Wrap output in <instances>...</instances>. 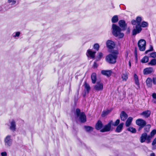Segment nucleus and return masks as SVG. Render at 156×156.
Listing matches in <instances>:
<instances>
[{
  "instance_id": "obj_8",
  "label": "nucleus",
  "mask_w": 156,
  "mask_h": 156,
  "mask_svg": "<svg viewBox=\"0 0 156 156\" xmlns=\"http://www.w3.org/2000/svg\"><path fill=\"white\" fill-rule=\"evenodd\" d=\"M103 83L100 82H97L96 84L94 86V88L96 90L100 91L103 89Z\"/></svg>"
},
{
  "instance_id": "obj_39",
  "label": "nucleus",
  "mask_w": 156,
  "mask_h": 156,
  "mask_svg": "<svg viewBox=\"0 0 156 156\" xmlns=\"http://www.w3.org/2000/svg\"><path fill=\"white\" fill-rule=\"evenodd\" d=\"M99 47H100L98 43H96V44H95L94 45V46H93L94 48V49H96L97 51H98L99 50Z\"/></svg>"
},
{
  "instance_id": "obj_54",
  "label": "nucleus",
  "mask_w": 156,
  "mask_h": 156,
  "mask_svg": "<svg viewBox=\"0 0 156 156\" xmlns=\"http://www.w3.org/2000/svg\"><path fill=\"white\" fill-rule=\"evenodd\" d=\"M129 67H130L131 66V62H130V61H129Z\"/></svg>"
},
{
  "instance_id": "obj_40",
  "label": "nucleus",
  "mask_w": 156,
  "mask_h": 156,
  "mask_svg": "<svg viewBox=\"0 0 156 156\" xmlns=\"http://www.w3.org/2000/svg\"><path fill=\"white\" fill-rule=\"evenodd\" d=\"M120 122V120L119 119H117L115 121V122L114 123H113L112 122V125L114 126H116L118 125L119 124Z\"/></svg>"
},
{
  "instance_id": "obj_43",
  "label": "nucleus",
  "mask_w": 156,
  "mask_h": 156,
  "mask_svg": "<svg viewBox=\"0 0 156 156\" xmlns=\"http://www.w3.org/2000/svg\"><path fill=\"white\" fill-rule=\"evenodd\" d=\"M151 57L154 58L156 57V52H154L151 53L150 54Z\"/></svg>"
},
{
  "instance_id": "obj_38",
  "label": "nucleus",
  "mask_w": 156,
  "mask_h": 156,
  "mask_svg": "<svg viewBox=\"0 0 156 156\" xmlns=\"http://www.w3.org/2000/svg\"><path fill=\"white\" fill-rule=\"evenodd\" d=\"M16 1L14 0H8V2L10 5H13L16 4Z\"/></svg>"
},
{
  "instance_id": "obj_44",
  "label": "nucleus",
  "mask_w": 156,
  "mask_h": 156,
  "mask_svg": "<svg viewBox=\"0 0 156 156\" xmlns=\"http://www.w3.org/2000/svg\"><path fill=\"white\" fill-rule=\"evenodd\" d=\"M153 46L152 45H150L149 50L146 51H145V53L146 54H147L150 51H153Z\"/></svg>"
},
{
  "instance_id": "obj_31",
  "label": "nucleus",
  "mask_w": 156,
  "mask_h": 156,
  "mask_svg": "<svg viewBox=\"0 0 156 156\" xmlns=\"http://www.w3.org/2000/svg\"><path fill=\"white\" fill-rule=\"evenodd\" d=\"M127 130L133 133H134L136 132V129L132 127H130L127 129Z\"/></svg>"
},
{
  "instance_id": "obj_12",
  "label": "nucleus",
  "mask_w": 156,
  "mask_h": 156,
  "mask_svg": "<svg viewBox=\"0 0 156 156\" xmlns=\"http://www.w3.org/2000/svg\"><path fill=\"white\" fill-rule=\"evenodd\" d=\"M134 79L135 81V83L136 85V88L137 89H139L140 88V83L139 81L138 77L136 74H135L134 75Z\"/></svg>"
},
{
  "instance_id": "obj_25",
  "label": "nucleus",
  "mask_w": 156,
  "mask_h": 156,
  "mask_svg": "<svg viewBox=\"0 0 156 156\" xmlns=\"http://www.w3.org/2000/svg\"><path fill=\"white\" fill-rule=\"evenodd\" d=\"M122 80L124 81H126L128 79V75L126 73H123L121 75Z\"/></svg>"
},
{
  "instance_id": "obj_55",
  "label": "nucleus",
  "mask_w": 156,
  "mask_h": 156,
  "mask_svg": "<svg viewBox=\"0 0 156 156\" xmlns=\"http://www.w3.org/2000/svg\"><path fill=\"white\" fill-rule=\"evenodd\" d=\"M154 103H156V101H154Z\"/></svg>"
},
{
  "instance_id": "obj_36",
  "label": "nucleus",
  "mask_w": 156,
  "mask_h": 156,
  "mask_svg": "<svg viewBox=\"0 0 156 156\" xmlns=\"http://www.w3.org/2000/svg\"><path fill=\"white\" fill-rule=\"evenodd\" d=\"M20 32H17L13 33L12 35V36L13 37L16 38L17 37H19L20 36Z\"/></svg>"
},
{
  "instance_id": "obj_53",
  "label": "nucleus",
  "mask_w": 156,
  "mask_h": 156,
  "mask_svg": "<svg viewBox=\"0 0 156 156\" xmlns=\"http://www.w3.org/2000/svg\"><path fill=\"white\" fill-rule=\"evenodd\" d=\"M150 156H155V154L154 153H151L150 155Z\"/></svg>"
},
{
  "instance_id": "obj_9",
  "label": "nucleus",
  "mask_w": 156,
  "mask_h": 156,
  "mask_svg": "<svg viewBox=\"0 0 156 156\" xmlns=\"http://www.w3.org/2000/svg\"><path fill=\"white\" fill-rule=\"evenodd\" d=\"M136 124L139 126L144 127L146 124V122L143 119H139L136 120Z\"/></svg>"
},
{
  "instance_id": "obj_29",
  "label": "nucleus",
  "mask_w": 156,
  "mask_h": 156,
  "mask_svg": "<svg viewBox=\"0 0 156 156\" xmlns=\"http://www.w3.org/2000/svg\"><path fill=\"white\" fill-rule=\"evenodd\" d=\"M149 57L147 56L144 57L141 60V62L143 63H146L148 62Z\"/></svg>"
},
{
  "instance_id": "obj_11",
  "label": "nucleus",
  "mask_w": 156,
  "mask_h": 156,
  "mask_svg": "<svg viewBox=\"0 0 156 156\" xmlns=\"http://www.w3.org/2000/svg\"><path fill=\"white\" fill-rule=\"evenodd\" d=\"M119 24L120 27L122 28L123 30H125L126 29L127 25L125 21L124 20H121L119 21Z\"/></svg>"
},
{
  "instance_id": "obj_23",
  "label": "nucleus",
  "mask_w": 156,
  "mask_h": 156,
  "mask_svg": "<svg viewBox=\"0 0 156 156\" xmlns=\"http://www.w3.org/2000/svg\"><path fill=\"white\" fill-rule=\"evenodd\" d=\"M91 79L93 83H95L96 81L97 75L96 73H92L91 75Z\"/></svg>"
},
{
  "instance_id": "obj_51",
  "label": "nucleus",
  "mask_w": 156,
  "mask_h": 156,
  "mask_svg": "<svg viewBox=\"0 0 156 156\" xmlns=\"http://www.w3.org/2000/svg\"><path fill=\"white\" fill-rule=\"evenodd\" d=\"M135 55L137 56V50L136 48H135Z\"/></svg>"
},
{
  "instance_id": "obj_52",
  "label": "nucleus",
  "mask_w": 156,
  "mask_h": 156,
  "mask_svg": "<svg viewBox=\"0 0 156 156\" xmlns=\"http://www.w3.org/2000/svg\"><path fill=\"white\" fill-rule=\"evenodd\" d=\"M144 127H143V126H140V127H139V129H138L139 130V131L140 130Z\"/></svg>"
},
{
  "instance_id": "obj_30",
  "label": "nucleus",
  "mask_w": 156,
  "mask_h": 156,
  "mask_svg": "<svg viewBox=\"0 0 156 156\" xmlns=\"http://www.w3.org/2000/svg\"><path fill=\"white\" fill-rule=\"evenodd\" d=\"M111 111V110H107L106 111H103L102 112L101 116L102 117H105Z\"/></svg>"
},
{
  "instance_id": "obj_19",
  "label": "nucleus",
  "mask_w": 156,
  "mask_h": 156,
  "mask_svg": "<svg viewBox=\"0 0 156 156\" xmlns=\"http://www.w3.org/2000/svg\"><path fill=\"white\" fill-rule=\"evenodd\" d=\"M123 125L124 123H121L119 125L117 126L115 129L116 132L117 133L120 132L122 129Z\"/></svg>"
},
{
  "instance_id": "obj_28",
  "label": "nucleus",
  "mask_w": 156,
  "mask_h": 156,
  "mask_svg": "<svg viewBox=\"0 0 156 156\" xmlns=\"http://www.w3.org/2000/svg\"><path fill=\"white\" fill-rule=\"evenodd\" d=\"M118 16L115 15L112 18V23H116L118 21Z\"/></svg>"
},
{
  "instance_id": "obj_6",
  "label": "nucleus",
  "mask_w": 156,
  "mask_h": 156,
  "mask_svg": "<svg viewBox=\"0 0 156 156\" xmlns=\"http://www.w3.org/2000/svg\"><path fill=\"white\" fill-rule=\"evenodd\" d=\"M138 45L140 51H145L146 45V41L144 39H140L138 42Z\"/></svg>"
},
{
  "instance_id": "obj_22",
  "label": "nucleus",
  "mask_w": 156,
  "mask_h": 156,
  "mask_svg": "<svg viewBox=\"0 0 156 156\" xmlns=\"http://www.w3.org/2000/svg\"><path fill=\"white\" fill-rule=\"evenodd\" d=\"M147 134L146 133H143L140 138V141L141 143H143L145 142L146 139Z\"/></svg>"
},
{
  "instance_id": "obj_33",
  "label": "nucleus",
  "mask_w": 156,
  "mask_h": 156,
  "mask_svg": "<svg viewBox=\"0 0 156 156\" xmlns=\"http://www.w3.org/2000/svg\"><path fill=\"white\" fill-rule=\"evenodd\" d=\"M151 127V125L149 124L147 125L144 128V131L145 132H148L150 131V129Z\"/></svg>"
},
{
  "instance_id": "obj_27",
  "label": "nucleus",
  "mask_w": 156,
  "mask_h": 156,
  "mask_svg": "<svg viewBox=\"0 0 156 156\" xmlns=\"http://www.w3.org/2000/svg\"><path fill=\"white\" fill-rule=\"evenodd\" d=\"M8 9V8L6 7L5 5L0 6V12H4L7 11Z\"/></svg>"
},
{
  "instance_id": "obj_14",
  "label": "nucleus",
  "mask_w": 156,
  "mask_h": 156,
  "mask_svg": "<svg viewBox=\"0 0 156 156\" xmlns=\"http://www.w3.org/2000/svg\"><path fill=\"white\" fill-rule=\"evenodd\" d=\"M154 72V70L152 67H148L145 69L143 72L144 74L147 75L150 74Z\"/></svg>"
},
{
  "instance_id": "obj_47",
  "label": "nucleus",
  "mask_w": 156,
  "mask_h": 156,
  "mask_svg": "<svg viewBox=\"0 0 156 156\" xmlns=\"http://www.w3.org/2000/svg\"><path fill=\"white\" fill-rule=\"evenodd\" d=\"M1 155L2 156H6L7 153L6 152H3L1 153Z\"/></svg>"
},
{
  "instance_id": "obj_21",
  "label": "nucleus",
  "mask_w": 156,
  "mask_h": 156,
  "mask_svg": "<svg viewBox=\"0 0 156 156\" xmlns=\"http://www.w3.org/2000/svg\"><path fill=\"white\" fill-rule=\"evenodd\" d=\"M103 126V124L101 121L99 120L96 124L95 128L98 130L101 129Z\"/></svg>"
},
{
  "instance_id": "obj_2",
  "label": "nucleus",
  "mask_w": 156,
  "mask_h": 156,
  "mask_svg": "<svg viewBox=\"0 0 156 156\" xmlns=\"http://www.w3.org/2000/svg\"><path fill=\"white\" fill-rule=\"evenodd\" d=\"M118 54V53L116 52L108 55L105 58L106 61L110 64H115L116 62Z\"/></svg>"
},
{
  "instance_id": "obj_49",
  "label": "nucleus",
  "mask_w": 156,
  "mask_h": 156,
  "mask_svg": "<svg viewBox=\"0 0 156 156\" xmlns=\"http://www.w3.org/2000/svg\"><path fill=\"white\" fill-rule=\"evenodd\" d=\"M152 97L153 98L156 99V93H154L152 94Z\"/></svg>"
},
{
  "instance_id": "obj_15",
  "label": "nucleus",
  "mask_w": 156,
  "mask_h": 156,
  "mask_svg": "<svg viewBox=\"0 0 156 156\" xmlns=\"http://www.w3.org/2000/svg\"><path fill=\"white\" fill-rule=\"evenodd\" d=\"M127 114L124 111H122L120 114V117L121 120L123 121H125L128 118Z\"/></svg>"
},
{
  "instance_id": "obj_41",
  "label": "nucleus",
  "mask_w": 156,
  "mask_h": 156,
  "mask_svg": "<svg viewBox=\"0 0 156 156\" xmlns=\"http://www.w3.org/2000/svg\"><path fill=\"white\" fill-rule=\"evenodd\" d=\"M156 133V130H153L151 133V137L154 136Z\"/></svg>"
},
{
  "instance_id": "obj_3",
  "label": "nucleus",
  "mask_w": 156,
  "mask_h": 156,
  "mask_svg": "<svg viewBox=\"0 0 156 156\" xmlns=\"http://www.w3.org/2000/svg\"><path fill=\"white\" fill-rule=\"evenodd\" d=\"M142 20V18L140 16H138L136 18L137 24L136 26V28L133 29L132 34L133 35H136V34L140 33L142 29L141 27V23Z\"/></svg>"
},
{
  "instance_id": "obj_35",
  "label": "nucleus",
  "mask_w": 156,
  "mask_h": 156,
  "mask_svg": "<svg viewBox=\"0 0 156 156\" xmlns=\"http://www.w3.org/2000/svg\"><path fill=\"white\" fill-rule=\"evenodd\" d=\"M103 54L101 52H99L98 56L96 57V60L97 61L100 60L101 58L103 57Z\"/></svg>"
},
{
  "instance_id": "obj_26",
  "label": "nucleus",
  "mask_w": 156,
  "mask_h": 156,
  "mask_svg": "<svg viewBox=\"0 0 156 156\" xmlns=\"http://www.w3.org/2000/svg\"><path fill=\"white\" fill-rule=\"evenodd\" d=\"M84 86L85 90H86L87 93H88L90 89V85L86 82H85Z\"/></svg>"
},
{
  "instance_id": "obj_4",
  "label": "nucleus",
  "mask_w": 156,
  "mask_h": 156,
  "mask_svg": "<svg viewBox=\"0 0 156 156\" xmlns=\"http://www.w3.org/2000/svg\"><path fill=\"white\" fill-rule=\"evenodd\" d=\"M77 116L79 118L81 122H84L86 121V117L85 114L83 112H80V110L77 108L76 110Z\"/></svg>"
},
{
  "instance_id": "obj_24",
  "label": "nucleus",
  "mask_w": 156,
  "mask_h": 156,
  "mask_svg": "<svg viewBox=\"0 0 156 156\" xmlns=\"http://www.w3.org/2000/svg\"><path fill=\"white\" fill-rule=\"evenodd\" d=\"M152 80L150 78H148L146 80V83L148 87H152Z\"/></svg>"
},
{
  "instance_id": "obj_10",
  "label": "nucleus",
  "mask_w": 156,
  "mask_h": 156,
  "mask_svg": "<svg viewBox=\"0 0 156 156\" xmlns=\"http://www.w3.org/2000/svg\"><path fill=\"white\" fill-rule=\"evenodd\" d=\"M106 45L107 47L110 49L114 48L115 46L114 42L110 40H108L106 41Z\"/></svg>"
},
{
  "instance_id": "obj_34",
  "label": "nucleus",
  "mask_w": 156,
  "mask_h": 156,
  "mask_svg": "<svg viewBox=\"0 0 156 156\" xmlns=\"http://www.w3.org/2000/svg\"><path fill=\"white\" fill-rule=\"evenodd\" d=\"M84 128L85 129L86 131L87 132H90L92 131L93 129V128L92 127L88 126H84Z\"/></svg>"
},
{
  "instance_id": "obj_7",
  "label": "nucleus",
  "mask_w": 156,
  "mask_h": 156,
  "mask_svg": "<svg viewBox=\"0 0 156 156\" xmlns=\"http://www.w3.org/2000/svg\"><path fill=\"white\" fill-rule=\"evenodd\" d=\"M112 123V121H110L107 125H105L103 128L100 131L104 132L110 131L111 129V126Z\"/></svg>"
},
{
  "instance_id": "obj_48",
  "label": "nucleus",
  "mask_w": 156,
  "mask_h": 156,
  "mask_svg": "<svg viewBox=\"0 0 156 156\" xmlns=\"http://www.w3.org/2000/svg\"><path fill=\"white\" fill-rule=\"evenodd\" d=\"M136 20H133L131 21V23L133 25H135L136 24Z\"/></svg>"
},
{
  "instance_id": "obj_18",
  "label": "nucleus",
  "mask_w": 156,
  "mask_h": 156,
  "mask_svg": "<svg viewBox=\"0 0 156 156\" xmlns=\"http://www.w3.org/2000/svg\"><path fill=\"white\" fill-rule=\"evenodd\" d=\"M151 114V112L149 110H147L144 111L141 115L145 118H147L149 117Z\"/></svg>"
},
{
  "instance_id": "obj_32",
  "label": "nucleus",
  "mask_w": 156,
  "mask_h": 156,
  "mask_svg": "<svg viewBox=\"0 0 156 156\" xmlns=\"http://www.w3.org/2000/svg\"><path fill=\"white\" fill-rule=\"evenodd\" d=\"M148 65L151 66H154L156 64V59H152L148 63Z\"/></svg>"
},
{
  "instance_id": "obj_5",
  "label": "nucleus",
  "mask_w": 156,
  "mask_h": 156,
  "mask_svg": "<svg viewBox=\"0 0 156 156\" xmlns=\"http://www.w3.org/2000/svg\"><path fill=\"white\" fill-rule=\"evenodd\" d=\"M13 140L11 135H8L4 138V142L5 145L6 147H9L12 144Z\"/></svg>"
},
{
  "instance_id": "obj_42",
  "label": "nucleus",
  "mask_w": 156,
  "mask_h": 156,
  "mask_svg": "<svg viewBox=\"0 0 156 156\" xmlns=\"http://www.w3.org/2000/svg\"><path fill=\"white\" fill-rule=\"evenodd\" d=\"M151 137L150 136H147L146 139V140H147V143H149L150 142V140L151 139Z\"/></svg>"
},
{
  "instance_id": "obj_17",
  "label": "nucleus",
  "mask_w": 156,
  "mask_h": 156,
  "mask_svg": "<svg viewBox=\"0 0 156 156\" xmlns=\"http://www.w3.org/2000/svg\"><path fill=\"white\" fill-rule=\"evenodd\" d=\"M112 73V72L111 70H103L101 71V73L102 75L108 77L111 75Z\"/></svg>"
},
{
  "instance_id": "obj_13",
  "label": "nucleus",
  "mask_w": 156,
  "mask_h": 156,
  "mask_svg": "<svg viewBox=\"0 0 156 156\" xmlns=\"http://www.w3.org/2000/svg\"><path fill=\"white\" fill-rule=\"evenodd\" d=\"M96 53L95 51H93L91 50H88L87 51L86 54L88 57L94 58L95 57Z\"/></svg>"
},
{
  "instance_id": "obj_37",
  "label": "nucleus",
  "mask_w": 156,
  "mask_h": 156,
  "mask_svg": "<svg viewBox=\"0 0 156 156\" xmlns=\"http://www.w3.org/2000/svg\"><path fill=\"white\" fill-rule=\"evenodd\" d=\"M148 25V23L145 21H143L140 24L141 27H146Z\"/></svg>"
},
{
  "instance_id": "obj_45",
  "label": "nucleus",
  "mask_w": 156,
  "mask_h": 156,
  "mask_svg": "<svg viewBox=\"0 0 156 156\" xmlns=\"http://www.w3.org/2000/svg\"><path fill=\"white\" fill-rule=\"evenodd\" d=\"M152 144L153 146H156V137L154 139Z\"/></svg>"
},
{
  "instance_id": "obj_46",
  "label": "nucleus",
  "mask_w": 156,
  "mask_h": 156,
  "mask_svg": "<svg viewBox=\"0 0 156 156\" xmlns=\"http://www.w3.org/2000/svg\"><path fill=\"white\" fill-rule=\"evenodd\" d=\"M152 81L153 83L155 85L156 84V78L153 77L152 79Z\"/></svg>"
},
{
  "instance_id": "obj_20",
  "label": "nucleus",
  "mask_w": 156,
  "mask_h": 156,
  "mask_svg": "<svg viewBox=\"0 0 156 156\" xmlns=\"http://www.w3.org/2000/svg\"><path fill=\"white\" fill-rule=\"evenodd\" d=\"M133 118L131 117H129L127 119L125 125L126 127L129 126L131 124L133 121Z\"/></svg>"
},
{
  "instance_id": "obj_50",
  "label": "nucleus",
  "mask_w": 156,
  "mask_h": 156,
  "mask_svg": "<svg viewBox=\"0 0 156 156\" xmlns=\"http://www.w3.org/2000/svg\"><path fill=\"white\" fill-rule=\"evenodd\" d=\"M93 66L94 68H97L98 67V64L96 62H94Z\"/></svg>"
},
{
  "instance_id": "obj_1",
  "label": "nucleus",
  "mask_w": 156,
  "mask_h": 156,
  "mask_svg": "<svg viewBox=\"0 0 156 156\" xmlns=\"http://www.w3.org/2000/svg\"><path fill=\"white\" fill-rule=\"evenodd\" d=\"M112 33L113 35L116 37H118L119 38H122L124 36L123 33L121 32V28L115 24H112Z\"/></svg>"
},
{
  "instance_id": "obj_16",
  "label": "nucleus",
  "mask_w": 156,
  "mask_h": 156,
  "mask_svg": "<svg viewBox=\"0 0 156 156\" xmlns=\"http://www.w3.org/2000/svg\"><path fill=\"white\" fill-rule=\"evenodd\" d=\"M10 129L13 131H14L16 130V124L15 121L13 120L11 122Z\"/></svg>"
}]
</instances>
